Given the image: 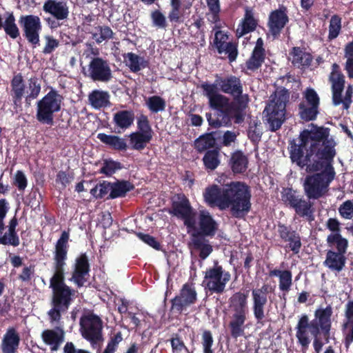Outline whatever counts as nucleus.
<instances>
[{
  "instance_id": "obj_1",
  "label": "nucleus",
  "mask_w": 353,
  "mask_h": 353,
  "mask_svg": "<svg viewBox=\"0 0 353 353\" xmlns=\"http://www.w3.org/2000/svg\"><path fill=\"white\" fill-rule=\"evenodd\" d=\"M327 128L315 127L303 130L299 137L290 143V159L301 168L306 167L307 172H320L307 175L303 184L305 194L308 199H319L327 191L335 176L332 165L336 154L334 145L327 140Z\"/></svg>"
},
{
  "instance_id": "obj_2",
  "label": "nucleus",
  "mask_w": 353,
  "mask_h": 353,
  "mask_svg": "<svg viewBox=\"0 0 353 353\" xmlns=\"http://www.w3.org/2000/svg\"><path fill=\"white\" fill-rule=\"evenodd\" d=\"M69 238V231H63L55 244L53 256L54 274L50 279V288L52 291V307L48 312L51 323L59 324L62 314L68 310L76 293L75 290L65 283V267L68 259Z\"/></svg>"
},
{
  "instance_id": "obj_3",
  "label": "nucleus",
  "mask_w": 353,
  "mask_h": 353,
  "mask_svg": "<svg viewBox=\"0 0 353 353\" xmlns=\"http://www.w3.org/2000/svg\"><path fill=\"white\" fill-rule=\"evenodd\" d=\"M332 314V307L328 305L325 308L316 309L312 321L306 314L300 316L295 329L296 337L303 350H307L310 343L309 332L313 336V347L316 353L321 352L325 343H329Z\"/></svg>"
},
{
  "instance_id": "obj_4",
  "label": "nucleus",
  "mask_w": 353,
  "mask_h": 353,
  "mask_svg": "<svg viewBox=\"0 0 353 353\" xmlns=\"http://www.w3.org/2000/svg\"><path fill=\"white\" fill-rule=\"evenodd\" d=\"M251 197L250 188L246 183L232 181L223 185L221 205L223 210L229 209L232 217L241 219L251 210Z\"/></svg>"
},
{
  "instance_id": "obj_5",
  "label": "nucleus",
  "mask_w": 353,
  "mask_h": 353,
  "mask_svg": "<svg viewBox=\"0 0 353 353\" xmlns=\"http://www.w3.org/2000/svg\"><path fill=\"white\" fill-rule=\"evenodd\" d=\"M248 298V294L239 291L234 293L228 299V328L230 336L235 339L243 336L245 332V323L249 314Z\"/></svg>"
},
{
  "instance_id": "obj_6",
  "label": "nucleus",
  "mask_w": 353,
  "mask_h": 353,
  "mask_svg": "<svg viewBox=\"0 0 353 353\" xmlns=\"http://www.w3.org/2000/svg\"><path fill=\"white\" fill-rule=\"evenodd\" d=\"M41 90V81L37 76H32L28 79L27 83L21 72H14L10 80V95L14 105L21 104L24 97L27 107L32 101L38 98Z\"/></svg>"
},
{
  "instance_id": "obj_7",
  "label": "nucleus",
  "mask_w": 353,
  "mask_h": 353,
  "mask_svg": "<svg viewBox=\"0 0 353 353\" xmlns=\"http://www.w3.org/2000/svg\"><path fill=\"white\" fill-rule=\"evenodd\" d=\"M289 101V93L285 89L275 92L270 97V101L265 108L267 121L270 124V130L276 132L280 129L285 121L286 104Z\"/></svg>"
},
{
  "instance_id": "obj_8",
  "label": "nucleus",
  "mask_w": 353,
  "mask_h": 353,
  "mask_svg": "<svg viewBox=\"0 0 353 353\" xmlns=\"http://www.w3.org/2000/svg\"><path fill=\"white\" fill-rule=\"evenodd\" d=\"M329 81L331 83L332 94V103L335 106L343 105L344 109L347 110L352 102L353 97V87L348 85L346 88L345 97H342V92L345 88V76L342 73L340 66L336 63L332 65V71L329 75Z\"/></svg>"
},
{
  "instance_id": "obj_9",
  "label": "nucleus",
  "mask_w": 353,
  "mask_h": 353,
  "mask_svg": "<svg viewBox=\"0 0 353 353\" xmlns=\"http://www.w3.org/2000/svg\"><path fill=\"white\" fill-rule=\"evenodd\" d=\"M281 194L283 203L293 209L298 216L309 222L314 220V208L310 199H305L303 194L292 188H283Z\"/></svg>"
},
{
  "instance_id": "obj_10",
  "label": "nucleus",
  "mask_w": 353,
  "mask_h": 353,
  "mask_svg": "<svg viewBox=\"0 0 353 353\" xmlns=\"http://www.w3.org/2000/svg\"><path fill=\"white\" fill-rule=\"evenodd\" d=\"M63 97L55 90H51L37 103L36 118L43 124L52 125L54 114L61 110Z\"/></svg>"
},
{
  "instance_id": "obj_11",
  "label": "nucleus",
  "mask_w": 353,
  "mask_h": 353,
  "mask_svg": "<svg viewBox=\"0 0 353 353\" xmlns=\"http://www.w3.org/2000/svg\"><path fill=\"white\" fill-rule=\"evenodd\" d=\"M191 221L193 225L186 227L187 233L190 237L212 238L219 230V224L207 210H199Z\"/></svg>"
},
{
  "instance_id": "obj_12",
  "label": "nucleus",
  "mask_w": 353,
  "mask_h": 353,
  "mask_svg": "<svg viewBox=\"0 0 353 353\" xmlns=\"http://www.w3.org/2000/svg\"><path fill=\"white\" fill-rule=\"evenodd\" d=\"M201 88L209 99L210 108L219 112L223 117L228 119L232 114L233 101L230 103L227 97L218 92L217 84L203 83Z\"/></svg>"
},
{
  "instance_id": "obj_13",
  "label": "nucleus",
  "mask_w": 353,
  "mask_h": 353,
  "mask_svg": "<svg viewBox=\"0 0 353 353\" xmlns=\"http://www.w3.org/2000/svg\"><path fill=\"white\" fill-rule=\"evenodd\" d=\"M230 277V272L224 271L223 267L216 261L213 267L206 270L203 283L210 292L222 294Z\"/></svg>"
},
{
  "instance_id": "obj_14",
  "label": "nucleus",
  "mask_w": 353,
  "mask_h": 353,
  "mask_svg": "<svg viewBox=\"0 0 353 353\" xmlns=\"http://www.w3.org/2000/svg\"><path fill=\"white\" fill-rule=\"evenodd\" d=\"M168 213L183 221L185 227L193 225L192 219L197 212L193 209L188 197L183 193L176 194L172 199Z\"/></svg>"
},
{
  "instance_id": "obj_15",
  "label": "nucleus",
  "mask_w": 353,
  "mask_h": 353,
  "mask_svg": "<svg viewBox=\"0 0 353 353\" xmlns=\"http://www.w3.org/2000/svg\"><path fill=\"white\" fill-rule=\"evenodd\" d=\"M83 74L94 82L108 83L112 78V72L109 62L102 57H93Z\"/></svg>"
},
{
  "instance_id": "obj_16",
  "label": "nucleus",
  "mask_w": 353,
  "mask_h": 353,
  "mask_svg": "<svg viewBox=\"0 0 353 353\" xmlns=\"http://www.w3.org/2000/svg\"><path fill=\"white\" fill-rule=\"evenodd\" d=\"M19 23L23 30V37L33 48L40 45L39 34L42 30L41 19L37 15H21Z\"/></svg>"
},
{
  "instance_id": "obj_17",
  "label": "nucleus",
  "mask_w": 353,
  "mask_h": 353,
  "mask_svg": "<svg viewBox=\"0 0 353 353\" xmlns=\"http://www.w3.org/2000/svg\"><path fill=\"white\" fill-rule=\"evenodd\" d=\"M197 301V293L193 283L183 285L179 294L171 299L170 312L181 314L183 310Z\"/></svg>"
},
{
  "instance_id": "obj_18",
  "label": "nucleus",
  "mask_w": 353,
  "mask_h": 353,
  "mask_svg": "<svg viewBox=\"0 0 353 353\" xmlns=\"http://www.w3.org/2000/svg\"><path fill=\"white\" fill-rule=\"evenodd\" d=\"M216 82L220 86V90L225 94L232 97L233 102H238L239 105L245 103L244 100L249 99L248 94H243V87L241 79L234 75L225 78L219 77Z\"/></svg>"
},
{
  "instance_id": "obj_19",
  "label": "nucleus",
  "mask_w": 353,
  "mask_h": 353,
  "mask_svg": "<svg viewBox=\"0 0 353 353\" xmlns=\"http://www.w3.org/2000/svg\"><path fill=\"white\" fill-rule=\"evenodd\" d=\"M81 334L91 343H97L102 339V321L96 314L83 316L80 319Z\"/></svg>"
},
{
  "instance_id": "obj_20",
  "label": "nucleus",
  "mask_w": 353,
  "mask_h": 353,
  "mask_svg": "<svg viewBox=\"0 0 353 353\" xmlns=\"http://www.w3.org/2000/svg\"><path fill=\"white\" fill-rule=\"evenodd\" d=\"M90 265L85 252L79 254L72 265L71 277L69 279L80 288L88 281L90 276Z\"/></svg>"
},
{
  "instance_id": "obj_21",
  "label": "nucleus",
  "mask_w": 353,
  "mask_h": 353,
  "mask_svg": "<svg viewBox=\"0 0 353 353\" xmlns=\"http://www.w3.org/2000/svg\"><path fill=\"white\" fill-rule=\"evenodd\" d=\"M347 248L348 243H335L332 249L327 251L323 265L332 271H342L345 266Z\"/></svg>"
},
{
  "instance_id": "obj_22",
  "label": "nucleus",
  "mask_w": 353,
  "mask_h": 353,
  "mask_svg": "<svg viewBox=\"0 0 353 353\" xmlns=\"http://www.w3.org/2000/svg\"><path fill=\"white\" fill-rule=\"evenodd\" d=\"M277 233L281 241L286 243L285 249H289L294 254H298L300 252L302 246L301 236L291 225L279 222Z\"/></svg>"
},
{
  "instance_id": "obj_23",
  "label": "nucleus",
  "mask_w": 353,
  "mask_h": 353,
  "mask_svg": "<svg viewBox=\"0 0 353 353\" xmlns=\"http://www.w3.org/2000/svg\"><path fill=\"white\" fill-rule=\"evenodd\" d=\"M228 32L220 30H216L214 33L212 46L216 49L219 54H227L229 61L232 63L238 56V46L234 42L228 41Z\"/></svg>"
},
{
  "instance_id": "obj_24",
  "label": "nucleus",
  "mask_w": 353,
  "mask_h": 353,
  "mask_svg": "<svg viewBox=\"0 0 353 353\" xmlns=\"http://www.w3.org/2000/svg\"><path fill=\"white\" fill-rule=\"evenodd\" d=\"M288 22V8L280 5L278 9L272 10L269 14L267 25L270 34L274 39H278Z\"/></svg>"
},
{
  "instance_id": "obj_25",
  "label": "nucleus",
  "mask_w": 353,
  "mask_h": 353,
  "mask_svg": "<svg viewBox=\"0 0 353 353\" xmlns=\"http://www.w3.org/2000/svg\"><path fill=\"white\" fill-rule=\"evenodd\" d=\"M43 10L57 21L68 19L70 14L68 3L63 0H46L43 5Z\"/></svg>"
},
{
  "instance_id": "obj_26",
  "label": "nucleus",
  "mask_w": 353,
  "mask_h": 353,
  "mask_svg": "<svg viewBox=\"0 0 353 353\" xmlns=\"http://www.w3.org/2000/svg\"><path fill=\"white\" fill-rule=\"evenodd\" d=\"M134 112L132 110L117 111L113 114L112 117L113 132L117 134L124 132L134 124Z\"/></svg>"
},
{
  "instance_id": "obj_27",
  "label": "nucleus",
  "mask_w": 353,
  "mask_h": 353,
  "mask_svg": "<svg viewBox=\"0 0 353 353\" xmlns=\"http://www.w3.org/2000/svg\"><path fill=\"white\" fill-rule=\"evenodd\" d=\"M258 26V20L254 17V13L252 8L246 6L245 8V14L241 19L236 31V36L238 38L254 32Z\"/></svg>"
},
{
  "instance_id": "obj_28",
  "label": "nucleus",
  "mask_w": 353,
  "mask_h": 353,
  "mask_svg": "<svg viewBox=\"0 0 353 353\" xmlns=\"http://www.w3.org/2000/svg\"><path fill=\"white\" fill-rule=\"evenodd\" d=\"M20 335L14 327H10L4 334L1 350L2 353H17L20 345Z\"/></svg>"
},
{
  "instance_id": "obj_29",
  "label": "nucleus",
  "mask_w": 353,
  "mask_h": 353,
  "mask_svg": "<svg viewBox=\"0 0 353 353\" xmlns=\"http://www.w3.org/2000/svg\"><path fill=\"white\" fill-rule=\"evenodd\" d=\"M65 332L57 326L54 330H44L41 333V339L44 343L50 345L51 351H57L61 344L64 341Z\"/></svg>"
},
{
  "instance_id": "obj_30",
  "label": "nucleus",
  "mask_w": 353,
  "mask_h": 353,
  "mask_svg": "<svg viewBox=\"0 0 353 353\" xmlns=\"http://www.w3.org/2000/svg\"><path fill=\"white\" fill-rule=\"evenodd\" d=\"M326 228L331 232L327 236V243L330 248H333L335 243H348L347 239L341 234V223L336 218H330L326 222Z\"/></svg>"
},
{
  "instance_id": "obj_31",
  "label": "nucleus",
  "mask_w": 353,
  "mask_h": 353,
  "mask_svg": "<svg viewBox=\"0 0 353 353\" xmlns=\"http://www.w3.org/2000/svg\"><path fill=\"white\" fill-rule=\"evenodd\" d=\"M289 54L291 57L292 65L301 69L308 68L313 59L310 53L305 52L300 47H293Z\"/></svg>"
},
{
  "instance_id": "obj_32",
  "label": "nucleus",
  "mask_w": 353,
  "mask_h": 353,
  "mask_svg": "<svg viewBox=\"0 0 353 353\" xmlns=\"http://www.w3.org/2000/svg\"><path fill=\"white\" fill-rule=\"evenodd\" d=\"M223 186L220 188L217 185H212L207 187L203 192V198L205 203L211 206H216L223 210L221 200L223 199Z\"/></svg>"
},
{
  "instance_id": "obj_33",
  "label": "nucleus",
  "mask_w": 353,
  "mask_h": 353,
  "mask_svg": "<svg viewBox=\"0 0 353 353\" xmlns=\"http://www.w3.org/2000/svg\"><path fill=\"white\" fill-rule=\"evenodd\" d=\"M97 138L110 148L117 151H126L128 146L125 139L114 134L99 133Z\"/></svg>"
},
{
  "instance_id": "obj_34",
  "label": "nucleus",
  "mask_w": 353,
  "mask_h": 353,
  "mask_svg": "<svg viewBox=\"0 0 353 353\" xmlns=\"http://www.w3.org/2000/svg\"><path fill=\"white\" fill-rule=\"evenodd\" d=\"M134 185L132 183L126 180H117L112 183V191L108 199H114L125 197L128 192L133 190Z\"/></svg>"
},
{
  "instance_id": "obj_35",
  "label": "nucleus",
  "mask_w": 353,
  "mask_h": 353,
  "mask_svg": "<svg viewBox=\"0 0 353 353\" xmlns=\"http://www.w3.org/2000/svg\"><path fill=\"white\" fill-rule=\"evenodd\" d=\"M253 315L257 323H261L265 318V310L268 303V297L252 292Z\"/></svg>"
},
{
  "instance_id": "obj_36",
  "label": "nucleus",
  "mask_w": 353,
  "mask_h": 353,
  "mask_svg": "<svg viewBox=\"0 0 353 353\" xmlns=\"http://www.w3.org/2000/svg\"><path fill=\"white\" fill-rule=\"evenodd\" d=\"M230 165L234 173L241 174L248 168V159L242 151L236 150L231 155Z\"/></svg>"
},
{
  "instance_id": "obj_37",
  "label": "nucleus",
  "mask_w": 353,
  "mask_h": 353,
  "mask_svg": "<svg viewBox=\"0 0 353 353\" xmlns=\"http://www.w3.org/2000/svg\"><path fill=\"white\" fill-rule=\"evenodd\" d=\"M123 59L126 65L132 72H138L141 69L149 66V61L143 57H139L133 52H128L123 54Z\"/></svg>"
},
{
  "instance_id": "obj_38",
  "label": "nucleus",
  "mask_w": 353,
  "mask_h": 353,
  "mask_svg": "<svg viewBox=\"0 0 353 353\" xmlns=\"http://www.w3.org/2000/svg\"><path fill=\"white\" fill-rule=\"evenodd\" d=\"M90 104L94 109H101L110 105V94L107 91L94 90L88 95Z\"/></svg>"
},
{
  "instance_id": "obj_39",
  "label": "nucleus",
  "mask_w": 353,
  "mask_h": 353,
  "mask_svg": "<svg viewBox=\"0 0 353 353\" xmlns=\"http://www.w3.org/2000/svg\"><path fill=\"white\" fill-rule=\"evenodd\" d=\"M270 276H279V290L282 292H288L292 285V274L290 270H280L274 269L269 272Z\"/></svg>"
},
{
  "instance_id": "obj_40",
  "label": "nucleus",
  "mask_w": 353,
  "mask_h": 353,
  "mask_svg": "<svg viewBox=\"0 0 353 353\" xmlns=\"http://www.w3.org/2000/svg\"><path fill=\"white\" fill-rule=\"evenodd\" d=\"M190 239L193 248L199 250V256L201 259H205L213 251L212 246L205 237H190Z\"/></svg>"
},
{
  "instance_id": "obj_41",
  "label": "nucleus",
  "mask_w": 353,
  "mask_h": 353,
  "mask_svg": "<svg viewBox=\"0 0 353 353\" xmlns=\"http://www.w3.org/2000/svg\"><path fill=\"white\" fill-rule=\"evenodd\" d=\"M215 132H212L199 136L194 141V148L201 153L212 148L216 143Z\"/></svg>"
},
{
  "instance_id": "obj_42",
  "label": "nucleus",
  "mask_w": 353,
  "mask_h": 353,
  "mask_svg": "<svg viewBox=\"0 0 353 353\" xmlns=\"http://www.w3.org/2000/svg\"><path fill=\"white\" fill-rule=\"evenodd\" d=\"M319 108L305 103L301 101L298 105L299 117L304 121L308 122L316 119L319 113Z\"/></svg>"
},
{
  "instance_id": "obj_43",
  "label": "nucleus",
  "mask_w": 353,
  "mask_h": 353,
  "mask_svg": "<svg viewBox=\"0 0 353 353\" xmlns=\"http://www.w3.org/2000/svg\"><path fill=\"white\" fill-rule=\"evenodd\" d=\"M170 10L168 18L171 23H181L183 22L184 12L181 8V0H170Z\"/></svg>"
},
{
  "instance_id": "obj_44",
  "label": "nucleus",
  "mask_w": 353,
  "mask_h": 353,
  "mask_svg": "<svg viewBox=\"0 0 353 353\" xmlns=\"http://www.w3.org/2000/svg\"><path fill=\"white\" fill-rule=\"evenodd\" d=\"M129 138L132 149L139 151L143 150L152 139V137L136 132H132Z\"/></svg>"
},
{
  "instance_id": "obj_45",
  "label": "nucleus",
  "mask_w": 353,
  "mask_h": 353,
  "mask_svg": "<svg viewBox=\"0 0 353 353\" xmlns=\"http://www.w3.org/2000/svg\"><path fill=\"white\" fill-rule=\"evenodd\" d=\"M206 170H214L220 164L219 152L217 149L208 150L203 157Z\"/></svg>"
},
{
  "instance_id": "obj_46",
  "label": "nucleus",
  "mask_w": 353,
  "mask_h": 353,
  "mask_svg": "<svg viewBox=\"0 0 353 353\" xmlns=\"http://www.w3.org/2000/svg\"><path fill=\"white\" fill-rule=\"evenodd\" d=\"M15 17L12 12L8 14L4 21L3 30L6 34L12 39L20 38V31L16 24Z\"/></svg>"
},
{
  "instance_id": "obj_47",
  "label": "nucleus",
  "mask_w": 353,
  "mask_h": 353,
  "mask_svg": "<svg viewBox=\"0 0 353 353\" xmlns=\"http://www.w3.org/2000/svg\"><path fill=\"white\" fill-rule=\"evenodd\" d=\"M95 30L96 32L92 33V39L98 44L114 38V33L108 26H98L95 27Z\"/></svg>"
},
{
  "instance_id": "obj_48",
  "label": "nucleus",
  "mask_w": 353,
  "mask_h": 353,
  "mask_svg": "<svg viewBox=\"0 0 353 353\" xmlns=\"http://www.w3.org/2000/svg\"><path fill=\"white\" fill-rule=\"evenodd\" d=\"M265 57V53L252 50L251 56L245 62L246 68L252 72L257 70L264 63Z\"/></svg>"
},
{
  "instance_id": "obj_49",
  "label": "nucleus",
  "mask_w": 353,
  "mask_h": 353,
  "mask_svg": "<svg viewBox=\"0 0 353 353\" xmlns=\"http://www.w3.org/2000/svg\"><path fill=\"white\" fill-rule=\"evenodd\" d=\"M209 10L208 21L212 23L220 21L221 5L219 0H205Z\"/></svg>"
},
{
  "instance_id": "obj_50",
  "label": "nucleus",
  "mask_w": 353,
  "mask_h": 353,
  "mask_svg": "<svg viewBox=\"0 0 353 353\" xmlns=\"http://www.w3.org/2000/svg\"><path fill=\"white\" fill-rule=\"evenodd\" d=\"M341 17L338 14H334L331 17L329 24L328 40L332 41L336 39L341 30Z\"/></svg>"
},
{
  "instance_id": "obj_51",
  "label": "nucleus",
  "mask_w": 353,
  "mask_h": 353,
  "mask_svg": "<svg viewBox=\"0 0 353 353\" xmlns=\"http://www.w3.org/2000/svg\"><path fill=\"white\" fill-rule=\"evenodd\" d=\"M146 105L152 112L157 113L165 110L166 103L164 99L160 96L154 95L148 99Z\"/></svg>"
},
{
  "instance_id": "obj_52",
  "label": "nucleus",
  "mask_w": 353,
  "mask_h": 353,
  "mask_svg": "<svg viewBox=\"0 0 353 353\" xmlns=\"http://www.w3.org/2000/svg\"><path fill=\"white\" fill-rule=\"evenodd\" d=\"M123 168V165L119 161H114L111 159H105L100 169V173L110 176L115 173L116 171L121 170Z\"/></svg>"
},
{
  "instance_id": "obj_53",
  "label": "nucleus",
  "mask_w": 353,
  "mask_h": 353,
  "mask_svg": "<svg viewBox=\"0 0 353 353\" xmlns=\"http://www.w3.org/2000/svg\"><path fill=\"white\" fill-rule=\"evenodd\" d=\"M341 330L344 336L345 346L348 348L350 344L353 343V319H344Z\"/></svg>"
},
{
  "instance_id": "obj_54",
  "label": "nucleus",
  "mask_w": 353,
  "mask_h": 353,
  "mask_svg": "<svg viewBox=\"0 0 353 353\" xmlns=\"http://www.w3.org/2000/svg\"><path fill=\"white\" fill-rule=\"evenodd\" d=\"M112 191V183L103 181L90 190V194L96 199L103 198Z\"/></svg>"
},
{
  "instance_id": "obj_55",
  "label": "nucleus",
  "mask_w": 353,
  "mask_h": 353,
  "mask_svg": "<svg viewBox=\"0 0 353 353\" xmlns=\"http://www.w3.org/2000/svg\"><path fill=\"white\" fill-rule=\"evenodd\" d=\"M172 353H190L189 349L178 334L172 335L170 339Z\"/></svg>"
},
{
  "instance_id": "obj_56",
  "label": "nucleus",
  "mask_w": 353,
  "mask_h": 353,
  "mask_svg": "<svg viewBox=\"0 0 353 353\" xmlns=\"http://www.w3.org/2000/svg\"><path fill=\"white\" fill-rule=\"evenodd\" d=\"M150 18L154 26L161 29H165L167 28L166 17L160 10L152 11Z\"/></svg>"
},
{
  "instance_id": "obj_57",
  "label": "nucleus",
  "mask_w": 353,
  "mask_h": 353,
  "mask_svg": "<svg viewBox=\"0 0 353 353\" xmlns=\"http://www.w3.org/2000/svg\"><path fill=\"white\" fill-rule=\"evenodd\" d=\"M137 128L139 130L138 133H143V134L152 137L153 131L146 115L141 114L137 120Z\"/></svg>"
},
{
  "instance_id": "obj_58",
  "label": "nucleus",
  "mask_w": 353,
  "mask_h": 353,
  "mask_svg": "<svg viewBox=\"0 0 353 353\" xmlns=\"http://www.w3.org/2000/svg\"><path fill=\"white\" fill-rule=\"evenodd\" d=\"M303 99L306 104L319 108L320 98L314 89L307 88L303 92Z\"/></svg>"
},
{
  "instance_id": "obj_59",
  "label": "nucleus",
  "mask_w": 353,
  "mask_h": 353,
  "mask_svg": "<svg viewBox=\"0 0 353 353\" xmlns=\"http://www.w3.org/2000/svg\"><path fill=\"white\" fill-rule=\"evenodd\" d=\"M214 339L210 330H204L201 336V344L203 353H214L212 345Z\"/></svg>"
},
{
  "instance_id": "obj_60",
  "label": "nucleus",
  "mask_w": 353,
  "mask_h": 353,
  "mask_svg": "<svg viewBox=\"0 0 353 353\" xmlns=\"http://www.w3.org/2000/svg\"><path fill=\"white\" fill-rule=\"evenodd\" d=\"M123 341L121 332H118L110 337L106 347L103 353H114L119 347V344Z\"/></svg>"
},
{
  "instance_id": "obj_61",
  "label": "nucleus",
  "mask_w": 353,
  "mask_h": 353,
  "mask_svg": "<svg viewBox=\"0 0 353 353\" xmlns=\"http://www.w3.org/2000/svg\"><path fill=\"white\" fill-rule=\"evenodd\" d=\"M245 103L239 105L238 102H233L232 113L234 114V117L236 119V123H241L243 120V112L248 107L250 99L244 100Z\"/></svg>"
},
{
  "instance_id": "obj_62",
  "label": "nucleus",
  "mask_w": 353,
  "mask_h": 353,
  "mask_svg": "<svg viewBox=\"0 0 353 353\" xmlns=\"http://www.w3.org/2000/svg\"><path fill=\"white\" fill-rule=\"evenodd\" d=\"M260 125L261 123L257 121H254L250 124L248 135L252 142L257 143L261 140L263 132L261 130L258 128Z\"/></svg>"
},
{
  "instance_id": "obj_63",
  "label": "nucleus",
  "mask_w": 353,
  "mask_h": 353,
  "mask_svg": "<svg viewBox=\"0 0 353 353\" xmlns=\"http://www.w3.org/2000/svg\"><path fill=\"white\" fill-rule=\"evenodd\" d=\"M137 236L141 239L143 242L148 244L149 246L152 247L156 250H161V245L160 243L154 238V236L148 234H144L142 232H138Z\"/></svg>"
},
{
  "instance_id": "obj_64",
  "label": "nucleus",
  "mask_w": 353,
  "mask_h": 353,
  "mask_svg": "<svg viewBox=\"0 0 353 353\" xmlns=\"http://www.w3.org/2000/svg\"><path fill=\"white\" fill-rule=\"evenodd\" d=\"M340 215L345 219H351L353 217V202L347 200L343 202L339 208Z\"/></svg>"
}]
</instances>
